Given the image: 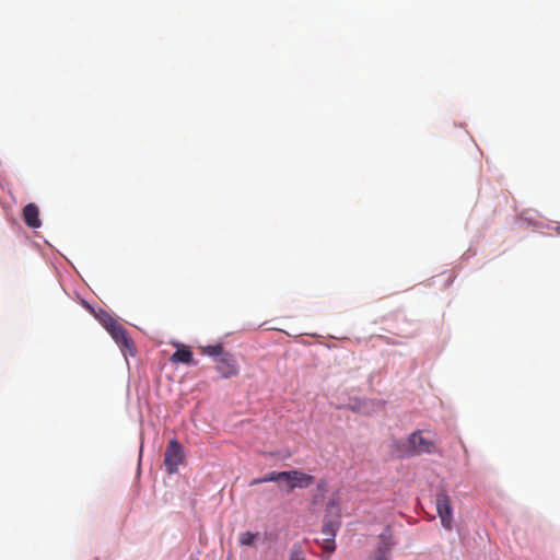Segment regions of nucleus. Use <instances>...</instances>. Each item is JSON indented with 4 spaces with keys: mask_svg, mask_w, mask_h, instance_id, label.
<instances>
[{
    "mask_svg": "<svg viewBox=\"0 0 560 560\" xmlns=\"http://www.w3.org/2000/svg\"><path fill=\"white\" fill-rule=\"evenodd\" d=\"M408 444L410 447L411 455H421V454H441L435 442L423 436V431L418 430L412 432L408 438Z\"/></svg>",
    "mask_w": 560,
    "mask_h": 560,
    "instance_id": "obj_1",
    "label": "nucleus"
},
{
    "mask_svg": "<svg viewBox=\"0 0 560 560\" xmlns=\"http://www.w3.org/2000/svg\"><path fill=\"white\" fill-rule=\"evenodd\" d=\"M435 505H436V512L441 520L442 526L446 530H452V528H453V509H452L451 498L446 493V491L442 490L436 493Z\"/></svg>",
    "mask_w": 560,
    "mask_h": 560,
    "instance_id": "obj_2",
    "label": "nucleus"
},
{
    "mask_svg": "<svg viewBox=\"0 0 560 560\" xmlns=\"http://www.w3.org/2000/svg\"><path fill=\"white\" fill-rule=\"evenodd\" d=\"M184 460V450L183 446L176 441H170L165 453H164V465L168 474H174L177 471L178 466Z\"/></svg>",
    "mask_w": 560,
    "mask_h": 560,
    "instance_id": "obj_3",
    "label": "nucleus"
},
{
    "mask_svg": "<svg viewBox=\"0 0 560 560\" xmlns=\"http://www.w3.org/2000/svg\"><path fill=\"white\" fill-rule=\"evenodd\" d=\"M108 332L110 334L112 338L115 340V342L119 346V348L125 354H135V343L130 338L127 329L124 327V325H121L120 323H112L110 330Z\"/></svg>",
    "mask_w": 560,
    "mask_h": 560,
    "instance_id": "obj_4",
    "label": "nucleus"
},
{
    "mask_svg": "<svg viewBox=\"0 0 560 560\" xmlns=\"http://www.w3.org/2000/svg\"><path fill=\"white\" fill-rule=\"evenodd\" d=\"M215 370L223 378H231L240 373L238 363L235 357L230 352H225L220 358L215 359Z\"/></svg>",
    "mask_w": 560,
    "mask_h": 560,
    "instance_id": "obj_5",
    "label": "nucleus"
},
{
    "mask_svg": "<svg viewBox=\"0 0 560 560\" xmlns=\"http://www.w3.org/2000/svg\"><path fill=\"white\" fill-rule=\"evenodd\" d=\"M313 482L314 477L301 470L284 471V485L288 492L292 491L295 488H307Z\"/></svg>",
    "mask_w": 560,
    "mask_h": 560,
    "instance_id": "obj_6",
    "label": "nucleus"
},
{
    "mask_svg": "<svg viewBox=\"0 0 560 560\" xmlns=\"http://www.w3.org/2000/svg\"><path fill=\"white\" fill-rule=\"evenodd\" d=\"M23 219L27 226L37 229L42 225L39 209L35 203H27L23 209Z\"/></svg>",
    "mask_w": 560,
    "mask_h": 560,
    "instance_id": "obj_7",
    "label": "nucleus"
},
{
    "mask_svg": "<svg viewBox=\"0 0 560 560\" xmlns=\"http://www.w3.org/2000/svg\"><path fill=\"white\" fill-rule=\"evenodd\" d=\"M172 363H185L196 365L197 362L192 359V352L188 347L177 349L170 358Z\"/></svg>",
    "mask_w": 560,
    "mask_h": 560,
    "instance_id": "obj_8",
    "label": "nucleus"
},
{
    "mask_svg": "<svg viewBox=\"0 0 560 560\" xmlns=\"http://www.w3.org/2000/svg\"><path fill=\"white\" fill-rule=\"evenodd\" d=\"M264 482H283L284 483V471H269L262 477L255 478L249 482V486H256Z\"/></svg>",
    "mask_w": 560,
    "mask_h": 560,
    "instance_id": "obj_9",
    "label": "nucleus"
},
{
    "mask_svg": "<svg viewBox=\"0 0 560 560\" xmlns=\"http://www.w3.org/2000/svg\"><path fill=\"white\" fill-rule=\"evenodd\" d=\"M201 352L203 354L214 357L215 359L220 358L222 354H224V350L222 345H212L201 348Z\"/></svg>",
    "mask_w": 560,
    "mask_h": 560,
    "instance_id": "obj_10",
    "label": "nucleus"
},
{
    "mask_svg": "<svg viewBox=\"0 0 560 560\" xmlns=\"http://www.w3.org/2000/svg\"><path fill=\"white\" fill-rule=\"evenodd\" d=\"M338 527H339V523L332 522V521H327L323 525L322 533L324 535H326L327 537L335 539Z\"/></svg>",
    "mask_w": 560,
    "mask_h": 560,
    "instance_id": "obj_11",
    "label": "nucleus"
},
{
    "mask_svg": "<svg viewBox=\"0 0 560 560\" xmlns=\"http://www.w3.org/2000/svg\"><path fill=\"white\" fill-rule=\"evenodd\" d=\"M256 538H257V534H254L252 532H244L240 535V544L242 546H250L254 544Z\"/></svg>",
    "mask_w": 560,
    "mask_h": 560,
    "instance_id": "obj_12",
    "label": "nucleus"
},
{
    "mask_svg": "<svg viewBox=\"0 0 560 560\" xmlns=\"http://www.w3.org/2000/svg\"><path fill=\"white\" fill-rule=\"evenodd\" d=\"M322 547L326 552L331 553L336 548L335 539L329 537L325 538Z\"/></svg>",
    "mask_w": 560,
    "mask_h": 560,
    "instance_id": "obj_13",
    "label": "nucleus"
},
{
    "mask_svg": "<svg viewBox=\"0 0 560 560\" xmlns=\"http://www.w3.org/2000/svg\"><path fill=\"white\" fill-rule=\"evenodd\" d=\"M102 323H103L104 327L106 328V330L109 331L112 323L113 324H118L119 322H117L110 315L105 314L104 317L102 318Z\"/></svg>",
    "mask_w": 560,
    "mask_h": 560,
    "instance_id": "obj_14",
    "label": "nucleus"
},
{
    "mask_svg": "<svg viewBox=\"0 0 560 560\" xmlns=\"http://www.w3.org/2000/svg\"><path fill=\"white\" fill-rule=\"evenodd\" d=\"M290 560H306V559L300 549H294L291 552Z\"/></svg>",
    "mask_w": 560,
    "mask_h": 560,
    "instance_id": "obj_15",
    "label": "nucleus"
},
{
    "mask_svg": "<svg viewBox=\"0 0 560 560\" xmlns=\"http://www.w3.org/2000/svg\"><path fill=\"white\" fill-rule=\"evenodd\" d=\"M381 539H382L383 546L380 547V550L382 552H385V551L389 550L390 544L387 541V536L385 534H382L381 535Z\"/></svg>",
    "mask_w": 560,
    "mask_h": 560,
    "instance_id": "obj_16",
    "label": "nucleus"
},
{
    "mask_svg": "<svg viewBox=\"0 0 560 560\" xmlns=\"http://www.w3.org/2000/svg\"><path fill=\"white\" fill-rule=\"evenodd\" d=\"M375 560H387V559L384 556H380Z\"/></svg>",
    "mask_w": 560,
    "mask_h": 560,
    "instance_id": "obj_17",
    "label": "nucleus"
}]
</instances>
